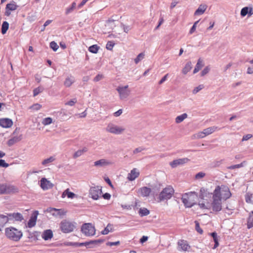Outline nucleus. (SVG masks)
I'll use <instances>...</instances> for the list:
<instances>
[{
	"label": "nucleus",
	"instance_id": "20",
	"mask_svg": "<svg viewBox=\"0 0 253 253\" xmlns=\"http://www.w3.org/2000/svg\"><path fill=\"white\" fill-rule=\"evenodd\" d=\"M151 192V189L147 187H143L138 190L139 195L143 197H148Z\"/></svg>",
	"mask_w": 253,
	"mask_h": 253
},
{
	"label": "nucleus",
	"instance_id": "36",
	"mask_svg": "<svg viewBox=\"0 0 253 253\" xmlns=\"http://www.w3.org/2000/svg\"><path fill=\"white\" fill-rule=\"evenodd\" d=\"M187 117V114L184 113L180 116H177L175 118V122L176 123H180L182 122Z\"/></svg>",
	"mask_w": 253,
	"mask_h": 253
},
{
	"label": "nucleus",
	"instance_id": "12",
	"mask_svg": "<svg viewBox=\"0 0 253 253\" xmlns=\"http://www.w3.org/2000/svg\"><path fill=\"white\" fill-rule=\"evenodd\" d=\"M189 159L187 158H184L182 159H178L177 160H173L169 164L171 168H174L179 165H183L187 163L189 161Z\"/></svg>",
	"mask_w": 253,
	"mask_h": 253
},
{
	"label": "nucleus",
	"instance_id": "26",
	"mask_svg": "<svg viewBox=\"0 0 253 253\" xmlns=\"http://www.w3.org/2000/svg\"><path fill=\"white\" fill-rule=\"evenodd\" d=\"M66 196H67L68 198L73 199L75 197V194L74 193L70 192L69 189L68 188L63 192L61 196L62 198H64Z\"/></svg>",
	"mask_w": 253,
	"mask_h": 253
},
{
	"label": "nucleus",
	"instance_id": "57",
	"mask_svg": "<svg viewBox=\"0 0 253 253\" xmlns=\"http://www.w3.org/2000/svg\"><path fill=\"white\" fill-rule=\"evenodd\" d=\"M104 78V76L102 74L97 75L93 79V81L95 82H97L101 80Z\"/></svg>",
	"mask_w": 253,
	"mask_h": 253
},
{
	"label": "nucleus",
	"instance_id": "13",
	"mask_svg": "<svg viewBox=\"0 0 253 253\" xmlns=\"http://www.w3.org/2000/svg\"><path fill=\"white\" fill-rule=\"evenodd\" d=\"M41 187L44 190H46L53 187V184L45 178H42L41 180Z\"/></svg>",
	"mask_w": 253,
	"mask_h": 253
},
{
	"label": "nucleus",
	"instance_id": "35",
	"mask_svg": "<svg viewBox=\"0 0 253 253\" xmlns=\"http://www.w3.org/2000/svg\"><path fill=\"white\" fill-rule=\"evenodd\" d=\"M8 28L9 23L6 21L3 22L1 27V33L2 34H5L8 30Z\"/></svg>",
	"mask_w": 253,
	"mask_h": 253
},
{
	"label": "nucleus",
	"instance_id": "48",
	"mask_svg": "<svg viewBox=\"0 0 253 253\" xmlns=\"http://www.w3.org/2000/svg\"><path fill=\"white\" fill-rule=\"evenodd\" d=\"M205 136H206V135H205L204 131L198 132V133H197L194 135V137L195 138H204Z\"/></svg>",
	"mask_w": 253,
	"mask_h": 253
},
{
	"label": "nucleus",
	"instance_id": "50",
	"mask_svg": "<svg viewBox=\"0 0 253 253\" xmlns=\"http://www.w3.org/2000/svg\"><path fill=\"white\" fill-rule=\"evenodd\" d=\"M115 45V43L113 42L112 41H109L107 42L106 44V48L108 50H111L113 49V47H114Z\"/></svg>",
	"mask_w": 253,
	"mask_h": 253
},
{
	"label": "nucleus",
	"instance_id": "22",
	"mask_svg": "<svg viewBox=\"0 0 253 253\" xmlns=\"http://www.w3.org/2000/svg\"><path fill=\"white\" fill-rule=\"evenodd\" d=\"M177 244L181 250L183 251H187L190 248V246L188 244V242L184 240H180L178 242Z\"/></svg>",
	"mask_w": 253,
	"mask_h": 253
},
{
	"label": "nucleus",
	"instance_id": "51",
	"mask_svg": "<svg viewBox=\"0 0 253 253\" xmlns=\"http://www.w3.org/2000/svg\"><path fill=\"white\" fill-rule=\"evenodd\" d=\"M77 99L74 98V99L67 102L66 103H65V105L73 106L77 103Z\"/></svg>",
	"mask_w": 253,
	"mask_h": 253
},
{
	"label": "nucleus",
	"instance_id": "3",
	"mask_svg": "<svg viewBox=\"0 0 253 253\" xmlns=\"http://www.w3.org/2000/svg\"><path fill=\"white\" fill-rule=\"evenodd\" d=\"M197 197V194L195 192H190L183 194L181 199L186 207H191L195 204Z\"/></svg>",
	"mask_w": 253,
	"mask_h": 253
},
{
	"label": "nucleus",
	"instance_id": "32",
	"mask_svg": "<svg viewBox=\"0 0 253 253\" xmlns=\"http://www.w3.org/2000/svg\"><path fill=\"white\" fill-rule=\"evenodd\" d=\"M203 66V64L202 63V61L199 59L193 71V73L195 74L199 72Z\"/></svg>",
	"mask_w": 253,
	"mask_h": 253
},
{
	"label": "nucleus",
	"instance_id": "42",
	"mask_svg": "<svg viewBox=\"0 0 253 253\" xmlns=\"http://www.w3.org/2000/svg\"><path fill=\"white\" fill-rule=\"evenodd\" d=\"M245 163V162H243L240 164H237V165H233V166L228 167L227 169H239V168L243 167L244 166Z\"/></svg>",
	"mask_w": 253,
	"mask_h": 253
},
{
	"label": "nucleus",
	"instance_id": "7",
	"mask_svg": "<svg viewBox=\"0 0 253 253\" xmlns=\"http://www.w3.org/2000/svg\"><path fill=\"white\" fill-rule=\"evenodd\" d=\"M102 194V191L101 187H91L89 190V197L94 200H98L101 197Z\"/></svg>",
	"mask_w": 253,
	"mask_h": 253
},
{
	"label": "nucleus",
	"instance_id": "27",
	"mask_svg": "<svg viewBox=\"0 0 253 253\" xmlns=\"http://www.w3.org/2000/svg\"><path fill=\"white\" fill-rule=\"evenodd\" d=\"M219 129L218 128V127L217 126H213L211 127L207 128L204 129L203 131H204L206 136H207V135L211 134L212 133H213L216 130H219Z\"/></svg>",
	"mask_w": 253,
	"mask_h": 253
},
{
	"label": "nucleus",
	"instance_id": "21",
	"mask_svg": "<svg viewBox=\"0 0 253 253\" xmlns=\"http://www.w3.org/2000/svg\"><path fill=\"white\" fill-rule=\"evenodd\" d=\"M139 175V171L136 168H134L130 171V172L128 174L127 179L129 181H132L138 177Z\"/></svg>",
	"mask_w": 253,
	"mask_h": 253
},
{
	"label": "nucleus",
	"instance_id": "46",
	"mask_svg": "<svg viewBox=\"0 0 253 253\" xmlns=\"http://www.w3.org/2000/svg\"><path fill=\"white\" fill-rule=\"evenodd\" d=\"M76 3L75 2H73L72 3V5L71 7H68L66 10V14H68L70 12H71L76 7Z\"/></svg>",
	"mask_w": 253,
	"mask_h": 253
},
{
	"label": "nucleus",
	"instance_id": "59",
	"mask_svg": "<svg viewBox=\"0 0 253 253\" xmlns=\"http://www.w3.org/2000/svg\"><path fill=\"white\" fill-rule=\"evenodd\" d=\"M205 176V173L204 172H200L198 173L197 174H196V175H195V178L196 179H200V178L204 177Z\"/></svg>",
	"mask_w": 253,
	"mask_h": 253
},
{
	"label": "nucleus",
	"instance_id": "60",
	"mask_svg": "<svg viewBox=\"0 0 253 253\" xmlns=\"http://www.w3.org/2000/svg\"><path fill=\"white\" fill-rule=\"evenodd\" d=\"M253 135L251 134H248L247 135H244L242 138V141H247L252 138Z\"/></svg>",
	"mask_w": 253,
	"mask_h": 253
},
{
	"label": "nucleus",
	"instance_id": "58",
	"mask_svg": "<svg viewBox=\"0 0 253 253\" xmlns=\"http://www.w3.org/2000/svg\"><path fill=\"white\" fill-rule=\"evenodd\" d=\"M42 91V88L40 87H37L35 88L33 91V94L34 96H37L39 93Z\"/></svg>",
	"mask_w": 253,
	"mask_h": 253
},
{
	"label": "nucleus",
	"instance_id": "11",
	"mask_svg": "<svg viewBox=\"0 0 253 253\" xmlns=\"http://www.w3.org/2000/svg\"><path fill=\"white\" fill-rule=\"evenodd\" d=\"M3 194H10L18 192V189L16 187L12 185L3 184Z\"/></svg>",
	"mask_w": 253,
	"mask_h": 253
},
{
	"label": "nucleus",
	"instance_id": "28",
	"mask_svg": "<svg viewBox=\"0 0 253 253\" xmlns=\"http://www.w3.org/2000/svg\"><path fill=\"white\" fill-rule=\"evenodd\" d=\"M104 242V240L102 239H98V240H91L89 242H87L84 243H83V244L85 245V246H88L89 245H97L99 244H100Z\"/></svg>",
	"mask_w": 253,
	"mask_h": 253
},
{
	"label": "nucleus",
	"instance_id": "17",
	"mask_svg": "<svg viewBox=\"0 0 253 253\" xmlns=\"http://www.w3.org/2000/svg\"><path fill=\"white\" fill-rule=\"evenodd\" d=\"M13 125L12 121L8 118L0 119V126L3 128H9Z\"/></svg>",
	"mask_w": 253,
	"mask_h": 253
},
{
	"label": "nucleus",
	"instance_id": "10",
	"mask_svg": "<svg viewBox=\"0 0 253 253\" xmlns=\"http://www.w3.org/2000/svg\"><path fill=\"white\" fill-rule=\"evenodd\" d=\"M128 86L127 85L125 86H118L117 90L119 93L120 98L121 99H124L126 98L129 94V90H128Z\"/></svg>",
	"mask_w": 253,
	"mask_h": 253
},
{
	"label": "nucleus",
	"instance_id": "2",
	"mask_svg": "<svg viewBox=\"0 0 253 253\" xmlns=\"http://www.w3.org/2000/svg\"><path fill=\"white\" fill-rule=\"evenodd\" d=\"M212 195L217 197L223 201H226L229 199L232 194L229 187L225 185H217L216 186L215 189L213 190Z\"/></svg>",
	"mask_w": 253,
	"mask_h": 253
},
{
	"label": "nucleus",
	"instance_id": "37",
	"mask_svg": "<svg viewBox=\"0 0 253 253\" xmlns=\"http://www.w3.org/2000/svg\"><path fill=\"white\" fill-rule=\"evenodd\" d=\"M149 211L146 208H141L139 211V213L141 216L147 215L149 214Z\"/></svg>",
	"mask_w": 253,
	"mask_h": 253
},
{
	"label": "nucleus",
	"instance_id": "41",
	"mask_svg": "<svg viewBox=\"0 0 253 253\" xmlns=\"http://www.w3.org/2000/svg\"><path fill=\"white\" fill-rule=\"evenodd\" d=\"M247 227L249 229L253 227V216L250 214L248 219Z\"/></svg>",
	"mask_w": 253,
	"mask_h": 253
},
{
	"label": "nucleus",
	"instance_id": "49",
	"mask_svg": "<svg viewBox=\"0 0 253 253\" xmlns=\"http://www.w3.org/2000/svg\"><path fill=\"white\" fill-rule=\"evenodd\" d=\"M249 8L248 7H245L241 9V15L243 17L245 16L249 12Z\"/></svg>",
	"mask_w": 253,
	"mask_h": 253
},
{
	"label": "nucleus",
	"instance_id": "9",
	"mask_svg": "<svg viewBox=\"0 0 253 253\" xmlns=\"http://www.w3.org/2000/svg\"><path fill=\"white\" fill-rule=\"evenodd\" d=\"M82 233L86 236H92L95 234V229L91 223L84 224L81 227Z\"/></svg>",
	"mask_w": 253,
	"mask_h": 253
},
{
	"label": "nucleus",
	"instance_id": "25",
	"mask_svg": "<svg viewBox=\"0 0 253 253\" xmlns=\"http://www.w3.org/2000/svg\"><path fill=\"white\" fill-rule=\"evenodd\" d=\"M8 222V219L7 216L3 214L0 215V231Z\"/></svg>",
	"mask_w": 253,
	"mask_h": 253
},
{
	"label": "nucleus",
	"instance_id": "38",
	"mask_svg": "<svg viewBox=\"0 0 253 253\" xmlns=\"http://www.w3.org/2000/svg\"><path fill=\"white\" fill-rule=\"evenodd\" d=\"M20 140V139L18 137H14L11 139H10L8 142L7 144L8 146H10L13 145L14 143L18 142Z\"/></svg>",
	"mask_w": 253,
	"mask_h": 253
},
{
	"label": "nucleus",
	"instance_id": "6",
	"mask_svg": "<svg viewBox=\"0 0 253 253\" xmlns=\"http://www.w3.org/2000/svg\"><path fill=\"white\" fill-rule=\"evenodd\" d=\"M61 230L64 233L72 232L76 228L75 223L66 219L62 220L60 224Z\"/></svg>",
	"mask_w": 253,
	"mask_h": 253
},
{
	"label": "nucleus",
	"instance_id": "52",
	"mask_svg": "<svg viewBox=\"0 0 253 253\" xmlns=\"http://www.w3.org/2000/svg\"><path fill=\"white\" fill-rule=\"evenodd\" d=\"M50 47L54 50L56 51L58 48V45L55 42H51L50 43Z\"/></svg>",
	"mask_w": 253,
	"mask_h": 253
},
{
	"label": "nucleus",
	"instance_id": "33",
	"mask_svg": "<svg viewBox=\"0 0 253 253\" xmlns=\"http://www.w3.org/2000/svg\"><path fill=\"white\" fill-rule=\"evenodd\" d=\"M113 230V225L110 224H108L107 226L105 228V229L101 231V234L103 235H107L110 232Z\"/></svg>",
	"mask_w": 253,
	"mask_h": 253
},
{
	"label": "nucleus",
	"instance_id": "34",
	"mask_svg": "<svg viewBox=\"0 0 253 253\" xmlns=\"http://www.w3.org/2000/svg\"><path fill=\"white\" fill-rule=\"evenodd\" d=\"M99 46L97 44H94L89 47L88 51L93 53H97L99 50Z\"/></svg>",
	"mask_w": 253,
	"mask_h": 253
},
{
	"label": "nucleus",
	"instance_id": "5",
	"mask_svg": "<svg viewBox=\"0 0 253 253\" xmlns=\"http://www.w3.org/2000/svg\"><path fill=\"white\" fill-rule=\"evenodd\" d=\"M5 232L7 238L15 241H19L22 236V232L13 227L6 228Z\"/></svg>",
	"mask_w": 253,
	"mask_h": 253
},
{
	"label": "nucleus",
	"instance_id": "64",
	"mask_svg": "<svg viewBox=\"0 0 253 253\" xmlns=\"http://www.w3.org/2000/svg\"><path fill=\"white\" fill-rule=\"evenodd\" d=\"M148 237L147 236H143L140 239V242L141 244L144 243L148 240Z\"/></svg>",
	"mask_w": 253,
	"mask_h": 253
},
{
	"label": "nucleus",
	"instance_id": "19",
	"mask_svg": "<svg viewBox=\"0 0 253 253\" xmlns=\"http://www.w3.org/2000/svg\"><path fill=\"white\" fill-rule=\"evenodd\" d=\"M18 6L13 3H8L6 4L5 7V15L9 16L11 14V11H14L16 10Z\"/></svg>",
	"mask_w": 253,
	"mask_h": 253
},
{
	"label": "nucleus",
	"instance_id": "15",
	"mask_svg": "<svg viewBox=\"0 0 253 253\" xmlns=\"http://www.w3.org/2000/svg\"><path fill=\"white\" fill-rule=\"evenodd\" d=\"M38 214L39 212L38 211H35L32 214L29 221L28 222V226L29 228H32L35 226Z\"/></svg>",
	"mask_w": 253,
	"mask_h": 253
},
{
	"label": "nucleus",
	"instance_id": "31",
	"mask_svg": "<svg viewBox=\"0 0 253 253\" xmlns=\"http://www.w3.org/2000/svg\"><path fill=\"white\" fill-rule=\"evenodd\" d=\"M87 151V149L86 147L84 148L82 150H79L76 151L73 155V158L76 159L81 155H82L84 153Z\"/></svg>",
	"mask_w": 253,
	"mask_h": 253
},
{
	"label": "nucleus",
	"instance_id": "63",
	"mask_svg": "<svg viewBox=\"0 0 253 253\" xmlns=\"http://www.w3.org/2000/svg\"><path fill=\"white\" fill-rule=\"evenodd\" d=\"M210 235L212 237L214 242L218 241L217 235L216 232H212L211 233Z\"/></svg>",
	"mask_w": 253,
	"mask_h": 253
},
{
	"label": "nucleus",
	"instance_id": "56",
	"mask_svg": "<svg viewBox=\"0 0 253 253\" xmlns=\"http://www.w3.org/2000/svg\"><path fill=\"white\" fill-rule=\"evenodd\" d=\"M9 164L6 163L4 160L0 159V167L2 168H7Z\"/></svg>",
	"mask_w": 253,
	"mask_h": 253
},
{
	"label": "nucleus",
	"instance_id": "16",
	"mask_svg": "<svg viewBox=\"0 0 253 253\" xmlns=\"http://www.w3.org/2000/svg\"><path fill=\"white\" fill-rule=\"evenodd\" d=\"M47 211L52 213L53 216H62L66 214V211L62 209H57L55 208H50Z\"/></svg>",
	"mask_w": 253,
	"mask_h": 253
},
{
	"label": "nucleus",
	"instance_id": "4",
	"mask_svg": "<svg viewBox=\"0 0 253 253\" xmlns=\"http://www.w3.org/2000/svg\"><path fill=\"white\" fill-rule=\"evenodd\" d=\"M174 193L173 188L170 186H167L161 192L158 197V201L161 202L164 200L170 199Z\"/></svg>",
	"mask_w": 253,
	"mask_h": 253
},
{
	"label": "nucleus",
	"instance_id": "43",
	"mask_svg": "<svg viewBox=\"0 0 253 253\" xmlns=\"http://www.w3.org/2000/svg\"><path fill=\"white\" fill-rule=\"evenodd\" d=\"M195 229L200 234H202L203 233V231L202 228L200 226V224L199 222L197 220L195 221Z\"/></svg>",
	"mask_w": 253,
	"mask_h": 253
},
{
	"label": "nucleus",
	"instance_id": "30",
	"mask_svg": "<svg viewBox=\"0 0 253 253\" xmlns=\"http://www.w3.org/2000/svg\"><path fill=\"white\" fill-rule=\"evenodd\" d=\"M74 80L72 77H67L66 78L64 84L66 87H69L72 85V84L74 83Z\"/></svg>",
	"mask_w": 253,
	"mask_h": 253
},
{
	"label": "nucleus",
	"instance_id": "29",
	"mask_svg": "<svg viewBox=\"0 0 253 253\" xmlns=\"http://www.w3.org/2000/svg\"><path fill=\"white\" fill-rule=\"evenodd\" d=\"M111 163L105 159H101L94 162V166L102 167L110 164Z\"/></svg>",
	"mask_w": 253,
	"mask_h": 253
},
{
	"label": "nucleus",
	"instance_id": "1",
	"mask_svg": "<svg viewBox=\"0 0 253 253\" xmlns=\"http://www.w3.org/2000/svg\"><path fill=\"white\" fill-rule=\"evenodd\" d=\"M223 200L218 198L215 195L212 196V201L210 203L209 201H200L199 205L202 209H209L211 208L214 212H218L222 210V201Z\"/></svg>",
	"mask_w": 253,
	"mask_h": 253
},
{
	"label": "nucleus",
	"instance_id": "47",
	"mask_svg": "<svg viewBox=\"0 0 253 253\" xmlns=\"http://www.w3.org/2000/svg\"><path fill=\"white\" fill-rule=\"evenodd\" d=\"M253 195L250 193H247L245 195V200L247 203H252Z\"/></svg>",
	"mask_w": 253,
	"mask_h": 253
},
{
	"label": "nucleus",
	"instance_id": "39",
	"mask_svg": "<svg viewBox=\"0 0 253 253\" xmlns=\"http://www.w3.org/2000/svg\"><path fill=\"white\" fill-rule=\"evenodd\" d=\"M192 68L191 62L188 63L186 64L184 68L183 69L182 72L184 74H186L189 72Z\"/></svg>",
	"mask_w": 253,
	"mask_h": 253
},
{
	"label": "nucleus",
	"instance_id": "53",
	"mask_svg": "<svg viewBox=\"0 0 253 253\" xmlns=\"http://www.w3.org/2000/svg\"><path fill=\"white\" fill-rule=\"evenodd\" d=\"M204 87V86L203 84H200L196 88H195L193 90V93L194 94H196L197 92H198L200 90L202 89Z\"/></svg>",
	"mask_w": 253,
	"mask_h": 253
},
{
	"label": "nucleus",
	"instance_id": "44",
	"mask_svg": "<svg viewBox=\"0 0 253 253\" xmlns=\"http://www.w3.org/2000/svg\"><path fill=\"white\" fill-rule=\"evenodd\" d=\"M52 119L50 117H47V118H44L43 120V121L42 122V124L44 126H46V125H50V124L52 123Z\"/></svg>",
	"mask_w": 253,
	"mask_h": 253
},
{
	"label": "nucleus",
	"instance_id": "8",
	"mask_svg": "<svg viewBox=\"0 0 253 253\" xmlns=\"http://www.w3.org/2000/svg\"><path fill=\"white\" fill-rule=\"evenodd\" d=\"M106 130L111 133L120 134L125 130V128L123 126H118L110 123L107 125Z\"/></svg>",
	"mask_w": 253,
	"mask_h": 253
},
{
	"label": "nucleus",
	"instance_id": "18",
	"mask_svg": "<svg viewBox=\"0 0 253 253\" xmlns=\"http://www.w3.org/2000/svg\"><path fill=\"white\" fill-rule=\"evenodd\" d=\"M6 216H7L8 221L14 219L16 221H21L23 220V215L19 212L8 213Z\"/></svg>",
	"mask_w": 253,
	"mask_h": 253
},
{
	"label": "nucleus",
	"instance_id": "55",
	"mask_svg": "<svg viewBox=\"0 0 253 253\" xmlns=\"http://www.w3.org/2000/svg\"><path fill=\"white\" fill-rule=\"evenodd\" d=\"M42 107V106L39 104H35L31 106L30 108L33 109V110H38L40 109Z\"/></svg>",
	"mask_w": 253,
	"mask_h": 253
},
{
	"label": "nucleus",
	"instance_id": "14",
	"mask_svg": "<svg viewBox=\"0 0 253 253\" xmlns=\"http://www.w3.org/2000/svg\"><path fill=\"white\" fill-rule=\"evenodd\" d=\"M211 193L208 190V189L202 187L201 188L200 191L199 197L201 199H202L203 201H208V198L211 197Z\"/></svg>",
	"mask_w": 253,
	"mask_h": 253
},
{
	"label": "nucleus",
	"instance_id": "54",
	"mask_svg": "<svg viewBox=\"0 0 253 253\" xmlns=\"http://www.w3.org/2000/svg\"><path fill=\"white\" fill-rule=\"evenodd\" d=\"M120 244V242L119 241L116 242H108L106 243V245L107 246L112 247L113 246H118Z\"/></svg>",
	"mask_w": 253,
	"mask_h": 253
},
{
	"label": "nucleus",
	"instance_id": "40",
	"mask_svg": "<svg viewBox=\"0 0 253 253\" xmlns=\"http://www.w3.org/2000/svg\"><path fill=\"white\" fill-rule=\"evenodd\" d=\"M55 160V158H54V157L51 156L49 158H47L46 159L44 160L42 162V165H43L44 166H45V165H46L47 164H48L49 163H52Z\"/></svg>",
	"mask_w": 253,
	"mask_h": 253
},
{
	"label": "nucleus",
	"instance_id": "23",
	"mask_svg": "<svg viewBox=\"0 0 253 253\" xmlns=\"http://www.w3.org/2000/svg\"><path fill=\"white\" fill-rule=\"evenodd\" d=\"M207 8L206 4H201L194 13L195 15H200L203 14Z\"/></svg>",
	"mask_w": 253,
	"mask_h": 253
},
{
	"label": "nucleus",
	"instance_id": "61",
	"mask_svg": "<svg viewBox=\"0 0 253 253\" xmlns=\"http://www.w3.org/2000/svg\"><path fill=\"white\" fill-rule=\"evenodd\" d=\"M210 68L208 67H206L201 72V76H204L209 73Z\"/></svg>",
	"mask_w": 253,
	"mask_h": 253
},
{
	"label": "nucleus",
	"instance_id": "62",
	"mask_svg": "<svg viewBox=\"0 0 253 253\" xmlns=\"http://www.w3.org/2000/svg\"><path fill=\"white\" fill-rule=\"evenodd\" d=\"M101 197L104 199L109 200L111 198V195L108 193H106L104 194H102Z\"/></svg>",
	"mask_w": 253,
	"mask_h": 253
},
{
	"label": "nucleus",
	"instance_id": "24",
	"mask_svg": "<svg viewBox=\"0 0 253 253\" xmlns=\"http://www.w3.org/2000/svg\"><path fill=\"white\" fill-rule=\"evenodd\" d=\"M42 236L44 240H48L52 238L53 233L51 230H46L42 233Z\"/></svg>",
	"mask_w": 253,
	"mask_h": 253
},
{
	"label": "nucleus",
	"instance_id": "45",
	"mask_svg": "<svg viewBox=\"0 0 253 253\" xmlns=\"http://www.w3.org/2000/svg\"><path fill=\"white\" fill-rule=\"evenodd\" d=\"M145 54L144 53H140L139 54L136 58L134 59L135 64H137L140 61L142 60L144 57Z\"/></svg>",
	"mask_w": 253,
	"mask_h": 253
}]
</instances>
